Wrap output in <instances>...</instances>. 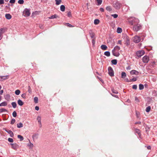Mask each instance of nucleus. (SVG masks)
I'll return each instance as SVG.
<instances>
[{
    "mask_svg": "<svg viewBox=\"0 0 157 157\" xmlns=\"http://www.w3.org/2000/svg\"><path fill=\"white\" fill-rule=\"evenodd\" d=\"M100 22V21L98 19H95L94 20V23L95 25H97Z\"/></svg>",
    "mask_w": 157,
    "mask_h": 157,
    "instance_id": "24",
    "label": "nucleus"
},
{
    "mask_svg": "<svg viewBox=\"0 0 157 157\" xmlns=\"http://www.w3.org/2000/svg\"><path fill=\"white\" fill-rule=\"evenodd\" d=\"M18 3L21 4H22L24 3V1L23 0H19L18 1Z\"/></svg>",
    "mask_w": 157,
    "mask_h": 157,
    "instance_id": "43",
    "label": "nucleus"
},
{
    "mask_svg": "<svg viewBox=\"0 0 157 157\" xmlns=\"http://www.w3.org/2000/svg\"><path fill=\"white\" fill-rule=\"evenodd\" d=\"M132 28L134 31L137 32L141 29L142 26L139 23L136 25H133Z\"/></svg>",
    "mask_w": 157,
    "mask_h": 157,
    "instance_id": "2",
    "label": "nucleus"
},
{
    "mask_svg": "<svg viewBox=\"0 0 157 157\" xmlns=\"http://www.w3.org/2000/svg\"><path fill=\"white\" fill-rule=\"evenodd\" d=\"M146 132H147V131H148L149 129V128L148 127H146Z\"/></svg>",
    "mask_w": 157,
    "mask_h": 157,
    "instance_id": "63",
    "label": "nucleus"
},
{
    "mask_svg": "<svg viewBox=\"0 0 157 157\" xmlns=\"http://www.w3.org/2000/svg\"><path fill=\"white\" fill-rule=\"evenodd\" d=\"M5 98L7 101H9L10 99V95L9 94H7L4 96Z\"/></svg>",
    "mask_w": 157,
    "mask_h": 157,
    "instance_id": "23",
    "label": "nucleus"
},
{
    "mask_svg": "<svg viewBox=\"0 0 157 157\" xmlns=\"http://www.w3.org/2000/svg\"><path fill=\"white\" fill-rule=\"evenodd\" d=\"M30 10L28 9L25 8L24 9L23 12V15L25 17H27L30 16Z\"/></svg>",
    "mask_w": 157,
    "mask_h": 157,
    "instance_id": "5",
    "label": "nucleus"
},
{
    "mask_svg": "<svg viewBox=\"0 0 157 157\" xmlns=\"http://www.w3.org/2000/svg\"><path fill=\"white\" fill-rule=\"evenodd\" d=\"M1 104H2V106H6L7 104V102L6 101H4V102H2L1 103Z\"/></svg>",
    "mask_w": 157,
    "mask_h": 157,
    "instance_id": "44",
    "label": "nucleus"
},
{
    "mask_svg": "<svg viewBox=\"0 0 157 157\" xmlns=\"http://www.w3.org/2000/svg\"><path fill=\"white\" fill-rule=\"evenodd\" d=\"M132 88L133 89L136 90L137 89V86L136 85H133L132 86Z\"/></svg>",
    "mask_w": 157,
    "mask_h": 157,
    "instance_id": "52",
    "label": "nucleus"
},
{
    "mask_svg": "<svg viewBox=\"0 0 157 157\" xmlns=\"http://www.w3.org/2000/svg\"><path fill=\"white\" fill-rule=\"evenodd\" d=\"M149 60V58L147 56H145L142 58V61L144 63H147Z\"/></svg>",
    "mask_w": 157,
    "mask_h": 157,
    "instance_id": "9",
    "label": "nucleus"
},
{
    "mask_svg": "<svg viewBox=\"0 0 157 157\" xmlns=\"http://www.w3.org/2000/svg\"><path fill=\"white\" fill-rule=\"evenodd\" d=\"M3 29H0V40L2 38V33Z\"/></svg>",
    "mask_w": 157,
    "mask_h": 157,
    "instance_id": "38",
    "label": "nucleus"
},
{
    "mask_svg": "<svg viewBox=\"0 0 157 157\" xmlns=\"http://www.w3.org/2000/svg\"><path fill=\"white\" fill-rule=\"evenodd\" d=\"M137 80V78H133L131 80V81H135Z\"/></svg>",
    "mask_w": 157,
    "mask_h": 157,
    "instance_id": "54",
    "label": "nucleus"
},
{
    "mask_svg": "<svg viewBox=\"0 0 157 157\" xmlns=\"http://www.w3.org/2000/svg\"><path fill=\"white\" fill-rule=\"evenodd\" d=\"M144 53L145 52L144 51L140 50L136 52V54L138 57H140L143 56Z\"/></svg>",
    "mask_w": 157,
    "mask_h": 157,
    "instance_id": "8",
    "label": "nucleus"
},
{
    "mask_svg": "<svg viewBox=\"0 0 157 157\" xmlns=\"http://www.w3.org/2000/svg\"><path fill=\"white\" fill-rule=\"evenodd\" d=\"M101 49L104 50H107V46L105 45H102L101 46Z\"/></svg>",
    "mask_w": 157,
    "mask_h": 157,
    "instance_id": "17",
    "label": "nucleus"
},
{
    "mask_svg": "<svg viewBox=\"0 0 157 157\" xmlns=\"http://www.w3.org/2000/svg\"><path fill=\"white\" fill-rule=\"evenodd\" d=\"M17 137L18 138L20 139L21 141L23 140L24 139L23 137L20 135H18Z\"/></svg>",
    "mask_w": 157,
    "mask_h": 157,
    "instance_id": "35",
    "label": "nucleus"
},
{
    "mask_svg": "<svg viewBox=\"0 0 157 157\" xmlns=\"http://www.w3.org/2000/svg\"><path fill=\"white\" fill-rule=\"evenodd\" d=\"M26 94H23L21 95V96L23 98L25 99L26 98Z\"/></svg>",
    "mask_w": 157,
    "mask_h": 157,
    "instance_id": "50",
    "label": "nucleus"
},
{
    "mask_svg": "<svg viewBox=\"0 0 157 157\" xmlns=\"http://www.w3.org/2000/svg\"><path fill=\"white\" fill-rule=\"evenodd\" d=\"M6 18L8 20L10 19L12 17V16L10 14H6L5 15Z\"/></svg>",
    "mask_w": 157,
    "mask_h": 157,
    "instance_id": "16",
    "label": "nucleus"
},
{
    "mask_svg": "<svg viewBox=\"0 0 157 157\" xmlns=\"http://www.w3.org/2000/svg\"><path fill=\"white\" fill-rule=\"evenodd\" d=\"M56 4L57 5H59L62 2V0H55Z\"/></svg>",
    "mask_w": 157,
    "mask_h": 157,
    "instance_id": "22",
    "label": "nucleus"
},
{
    "mask_svg": "<svg viewBox=\"0 0 157 157\" xmlns=\"http://www.w3.org/2000/svg\"><path fill=\"white\" fill-rule=\"evenodd\" d=\"M113 6L117 9H119L121 6V4L117 1L113 2Z\"/></svg>",
    "mask_w": 157,
    "mask_h": 157,
    "instance_id": "3",
    "label": "nucleus"
},
{
    "mask_svg": "<svg viewBox=\"0 0 157 157\" xmlns=\"http://www.w3.org/2000/svg\"><path fill=\"white\" fill-rule=\"evenodd\" d=\"M106 9L108 11H110L112 10V8L111 6H108L106 7Z\"/></svg>",
    "mask_w": 157,
    "mask_h": 157,
    "instance_id": "26",
    "label": "nucleus"
},
{
    "mask_svg": "<svg viewBox=\"0 0 157 157\" xmlns=\"http://www.w3.org/2000/svg\"><path fill=\"white\" fill-rule=\"evenodd\" d=\"M108 74L111 77L114 76V72L112 68L109 67L108 68Z\"/></svg>",
    "mask_w": 157,
    "mask_h": 157,
    "instance_id": "7",
    "label": "nucleus"
},
{
    "mask_svg": "<svg viewBox=\"0 0 157 157\" xmlns=\"http://www.w3.org/2000/svg\"><path fill=\"white\" fill-rule=\"evenodd\" d=\"M126 43L127 44V45H128L129 44V40L128 39V38H126Z\"/></svg>",
    "mask_w": 157,
    "mask_h": 157,
    "instance_id": "47",
    "label": "nucleus"
},
{
    "mask_svg": "<svg viewBox=\"0 0 157 157\" xmlns=\"http://www.w3.org/2000/svg\"><path fill=\"white\" fill-rule=\"evenodd\" d=\"M130 73L132 75H138L139 72L135 70H132L130 71Z\"/></svg>",
    "mask_w": 157,
    "mask_h": 157,
    "instance_id": "15",
    "label": "nucleus"
},
{
    "mask_svg": "<svg viewBox=\"0 0 157 157\" xmlns=\"http://www.w3.org/2000/svg\"><path fill=\"white\" fill-rule=\"evenodd\" d=\"M60 9L62 11H64L65 10V6H64L63 5H61L60 7Z\"/></svg>",
    "mask_w": 157,
    "mask_h": 157,
    "instance_id": "21",
    "label": "nucleus"
},
{
    "mask_svg": "<svg viewBox=\"0 0 157 157\" xmlns=\"http://www.w3.org/2000/svg\"><path fill=\"white\" fill-rule=\"evenodd\" d=\"M151 109V108L150 106H148L147 107V108L146 109V111L147 112H149L150 111Z\"/></svg>",
    "mask_w": 157,
    "mask_h": 157,
    "instance_id": "39",
    "label": "nucleus"
},
{
    "mask_svg": "<svg viewBox=\"0 0 157 157\" xmlns=\"http://www.w3.org/2000/svg\"><path fill=\"white\" fill-rule=\"evenodd\" d=\"M112 95L113 96V97H116V98H118V96H117V95H115V94H112Z\"/></svg>",
    "mask_w": 157,
    "mask_h": 157,
    "instance_id": "64",
    "label": "nucleus"
},
{
    "mask_svg": "<svg viewBox=\"0 0 157 157\" xmlns=\"http://www.w3.org/2000/svg\"><path fill=\"white\" fill-rule=\"evenodd\" d=\"M2 79H3L4 80L8 78L9 76L8 75H6V76H2L0 77Z\"/></svg>",
    "mask_w": 157,
    "mask_h": 157,
    "instance_id": "28",
    "label": "nucleus"
},
{
    "mask_svg": "<svg viewBox=\"0 0 157 157\" xmlns=\"http://www.w3.org/2000/svg\"><path fill=\"white\" fill-rule=\"evenodd\" d=\"M136 114L137 117L138 118L139 117V115H140L139 113V112L136 111Z\"/></svg>",
    "mask_w": 157,
    "mask_h": 157,
    "instance_id": "55",
    "label": "nucleus"
},
{
    "mask_svg": "<svg viewBox=\"0 0 157 157\" xmlns=\"http://www.w3.org/2000/svg\"><path fill=\"white\" fill-rule=\"evenodd\" d=\"M122 31V29L119 27L117 28V32L118 33H120Z\"/></svg>",
    "mask_w": 157,
    "mask_h": 157,
    "instance_id": "36",
    "label": "nucleus"
},
{
    "mask_svg": "<svg viewBox=\"0 0 157 157\" xmlns=\"http://www.w3.org/2000/svg\"><path fill=\"white\" fill-rule=\"evenodd\" d=\"M7 111L6 109L4 108H2L0 109V113H2L4 112Z\"/></svg>",
    "mask_w": 157,
    "mask_h": 157,
    "instance_id": "41",
    "label": "nucleus"
},
{
    "mask_svg": "<svg viewBox=\"0 0 157 157\" xmlns=\"http://www.w3.org/2000/svg\"><path fill=\"white\" fill-rule=\"evenodd\" d=\"M111 16L113 17L114 18H116L118 17V15L116 14H112Z\"/></svg>",
    "mask_w": 157,
    "mask_h": 157,
    "instance_id": "49",
    "label": "nucleus"
},
{
    "mask_svg": "<svg viewBox=\"0 0 157 157\" xmlns=\"http://www.w3.org/2000/svg\"><path fill=\"white\" fill-rule=\"evenodd\" d=\"M112 92L114 94H117L118 93V91L117 90L114 89H112Z\"/></svg>",
    "mask_w": 157,
    "mask_h": 157,
    "instance_id": "42",
    "label": "nucleus"
},
{
    "mask_svg": "<svg viewBox=\"0 0 157 157\" xmlns=\"http://www.w3.org/2000/svg\"><path fill=\"white\" fill-rule=\"evenodd\" d=\"M116 50H112V52L113 55L116 56H119L120 54L117 52H116Z\"/></svg>",
    "mask_w": 157,
    "mask_h": 157,
    "instance_id": "11",
    "label": "nucleus"
},
{
    "mask_svg": "<svg viewBox=\"0 0 157 157\" xmlns=\"http://www.w3.org/2000/svg\"><path fill=\"white\" fill-rule=\"evenodd\" d=\"M144 88V85L142 84H140L139 85V89L140 90H142Z\"/></svg>",
    "mask_w": 157,
    "mask_h": 157,
    "instance_id": "37",
    "label": "nucleus"
},
{
    "mask_svg": "<svg viewBox=\"0 0 157 157\" xmlns=\"http://www.w3.org/2000/svg\"><path fill=\"white\" fill-rule=\"evenodd\" d=\"M28 92L29 93H30L31 92V88L30 86H29V90H28Z\"/></svg>",
    "mask_w": 157,
    "mask_h": 157,
    "instance_id": "59",
    "label": "nucleus"
},
{
    "mask_svg": "<svg viewBox=\"0 0 157 157\" xmlns=\"http://www.w3.org/2000/svg\"><path fill=\"white\" fill-rule=\"evenodd\" d=\"M67 16L68 17H70L71 16V12H69L67 13Z\"/></svg>",
    "mask_w": 157,
    "mask_h": 157,
    "instance_id": "53",
    "label": "nucleus"
},
{
    "mask_svg": "<svg viewBox=\"0 0 157 157\" xmlns=\"http://www.w3.org/2000/svg\"><path fill=\"white\" fill-rule=\"evenodd\" d=\"M11 105L13 108H15L16 107L17 104L16 102H12Z\"/></svg>",
    "mask_w": 157,
    "mask_h": 157,
    "instance_id": "34",
    "label": "nucleus"
},
{
    "mask_svg": "<svg viewBox=\"0 0 157 157\" xmlns=\"http://www.w3.org/2000/svg\"><path fill=\"white\" fill-rule=\"evenodd\" d=\"M135 100L137 102H139L138 98L137 97H135Z\"/></svg>",
    "mask_w": 157,
    "mask_h": 157,
    "instance_id": "62",
    "label": "nucleus"
},
{
    "mask_svg": "<svg viewBox=\"0 0 157 157\" xmlns=\"http://www.w3.org/2000/svg\"><path fill=\"white\" fill-rule=\"evenodd\" d=\"M15 119H12V120L11 121V124H13L15 123Z\"/></svg>",
    "mask_w": 157,
    "mask_h": 157,
    "instance_id": "48",
    "label": "nucleus"
},
{
    "mask_svg": "<svg viewBox=\"0 0 157 157\" xmlns=\"http://www.w3.org/2000/svg\"><path fill=\"white\" fill-rule=\"evenodd\" d=\"M15 0H10V2L11 3H14L15 2Z\"/></svg>",
    "mask_w": 157,
    "mask_h": 157,
    "instance_id": "56",
    "label": "nucleus"
},
{
    "mask_svg": "<svg viewBox=\"0 0 157 157\" xmlns=\"http://www.w3.org/2000/svg\"><path fill=\"white\" fill-rule=\"evenodd\" d=\"M8 141L10 142H13V140L11 138H9L8 139Z\"/></svg>",
    "mask_w": 157,
    "mask_h": 157,
    "instance_id": "51",
    "label": "nucleus"
},
{
    "mask_svg": "<svg viewBox=\"0 0 157 157\" xmlns=\"http://www.w3.org/2000/svg\"><path fill=\"white\" fill-rule=\"evenodd\" d=\"M29 141H30V140H29ZM27 145L29 147V148H32L33 147V144L32 143H31L30 141H29V143L27 144Z\"/></svg>",
    "mask_w": 157,
    "mask_h": 157,
    "instance_id": "19",
    "label": "nucleus"
},
{
    "mask_svg": "<svg viewBox=\"0 0 157 157\" xmlns=\"http://www.w3.org/2000/svg\"><path fill=\"white\" fill-rule=\"evenodd\" d=\"M97 1L98 3V5H101L102 2V0H97Z\"/></svg>",
    "mask_w": 157,
    "mask_h": 157,
    "instance_id": "45",
    "label": "nucleus"
},
{
    "mask_svg": "<svg viewBox=\"0 0 157 157\" xmlns=\"http://www.w3.org/2000/svg\"><path fill=\"white\" fill-rule=\"evenodd\" d=\"M100 11L102 12H103L104 11V10L103 8H101L100 9Z\"/></svg>",
    "mask_w": 157,
    "mask_h": 157,
    "instance_id": "61",
    "label": "nucleus"
},
{
    "mask_svg": "<svg viewBox=\"0 0 157 157\" xmlns=\"http://www.w3.org/2000/svg\"><path fill=\"white\" fill-rule=\"evenodd\" d=\"M12 115L14 117H16L17 116V113L15 111L13 112Z\"/></svg>",
    "mask_w": 157,
    "mask_h": 157,
    "instance_id": "46",
    "label": "nucleus"
},
{
    "mask_svg": "<svg viewBox=\"0 0 157 157\" xmlns=\"http://www.w3.org/2000/svg\"><path fill=\"white\" fill-rule=\"evenodd\" d=\"M141 36H140L137 35L133 37V42L136 43H139L141 41Z\"/></svg>",
    "mask_w": 157,
    "mask_h": 157,
    "instance_id": "6",
    "label": "nucleus"
},
{
    "mask_svg": "<svg viewBox=\"0 0 157 157\" xmlns=\"http://www.w3.org/2000/svg\"><path fill=\"white\" fill-rule=\"evenodd\" d=\"M104 55L107 56H110V53L108 51H106L104 52Z\"/></svg>",
    "mask_w": 157,
    "mask_h": 157,
    "instance_id": "31",
    "label": "nucleus"
},
{
    "mask_svg": "<svg viewBox=\"0 0 157 157\" xmlns=\"http://www.w3.org/2000/svg\"><path fill=\"white\" fill-rule=\"evenodd\" d=\"M21 93L20 91L19 90H15V93L17 95H19Z\"/></svg>",
    "mask_w": 157,
    "mask_h": 157,
    "instance_id": "33",
    "label": "nucleus"
},
{
    "mask_svg": "<svg viewBox=\"0 0 157 157\" xmlns=\"http://www.w3.org/2000/svg\"><path fill=\"white\" fill-rule=\"evenodd\" d=\"M67 25L70 27H73V26L71 24H69V23H67Z\"/></svg>",
    "mask_w": 157,
    "mask_h": 157,
    "instance_id": "58",
    "label": "nucleus"
},
{
    "mask_svg": "<svg viewBox=\"0 0 157 157\" xmlns=\"http://www.w3.org/2000/svg\"><path fill=\"white\" fill-rule=\"evenodd\" d=\"M90 36L92 39V41L93 47L94 46V44L95 42L96 36L95 34L93 33H90Z\"/></svg>",
    "mask_w": 157,
    "mask_h": 157,
    "instance_id": "4",
    "label": "nucleus"
},
{
    "mask_svg": "<svg viewBox=\"0 0 157 157\" xmlns=\"http://www.w3.org/2000/svg\"><path fill=\"white\" fill-rule=\"evenodd\" d=\"M120 49V48L119 46H116L114 48L113 50L118 51Z\"/></svg>",
    "mask_w": 157,
    "mask_h": 157,
    "instance_id": "32",
    "label": "nucleus"
},
{
    "mask_svg": "<svg viewBox=\"0 0 157 157\" xmlns=\"http://www.w3.org/2000/svg\"><path fill=\"white\" fill-rule=\"evenodd\" d=\"M37 120L38 121V122L39 124H41V117L40 116H38L37 118Z\"/></svg>",
    "mask_w": 157,
    "mask_h": 157,
    "instance_id": "29",
    "label": "nucleus"
},
{
    "mask_svg": "<svg viewBox=\"0 0 157 157\" xmlns=\"http://www.w3.org/2000/svg\"><path fill=\"white\" fill-rule=\"evenodd\" d=\"M126 76V74L124 72H122L121 73V78H124Z\"/></svg>",
    "mask_w": 157,
    "mask_h": 157,
    "instance_id": "30",
    "label": "nucleus"
},
{
    "mask_svg": "<svg viewBox=\"0 0 157 157\" xmlns=\"http://www.w3.org/2000/svg\"><path fill=\"white\" fill-rule=\"evenodd\" d=\"M35 109L36 110L38 111L39 110V107L37 106H36L35 107Z\"/></svg>",
    "mask_w": 157,
    "mask_h": 157,
    "instance_id": "60",
    "label": "nucleus"
},
{
    "mask_svg": "<svg viewBox=\"0 0 157 157\" xmlns=\"http://www.w3.org/2000/svg\"><path fill=\"white\" fill-rule=\"evenodd\" d=\"M17 126L18 128H20L23 127V125L22 123H20L19 124H17Z\"/></svg>",
    "mask_w": 157,
    "mask_h": 157,
    "instance_id": "25",
    "label": "nucleus"
},
{
    "mask_svg": "<svg viewBox=\"0 0 157 157\" xmlns=\"http://www.w3.org/2000/svg\"><path fill=\"white\" fill-rule=\"evenodd\" d=\"M38 134H34L33 136V139L34 141L37 140L38 138Z\"/></svg>",
    "mask_w": 157,
    "mask_h": 157,
    "instance_id": "12",
    "label": "nucleus"
},
{
    "mask_svg": "<svg viewBox=\"0 0 157 157\" xmlns=\"http://www.w3.org/2000/svg\"><path fill=\"white\" fill-rule=\"evenodd\" d=\"M6 131L8 132L10 135V136L11 137H13L14 136V134L13 132L10 130H6Z\"/></svg>",
    "mask_w": 157,
    "mask_h": 157,
    "instance_id": "14",
    "label": "nucleus"
},
{
    "mask_svg": "<svg viewBox=\"0 0 157 157\" xmlns=\"http://www.w3.org/2000/svg\"><path fill=\"white\" fill-rule=\"evenodd\" d=\"M34 101L35 103H37L38 102V98L37 97H35L34 98Z\"/></svg>",
    "mask_w": 157,
    "mask_h": 157,
    "instance_id": "40",
    "label": "nucleus"
},
{
    "mask_svg": "<svg viewBox=\"0 0 157 157\" xmlns=\"http://www.w3.org/2000/svg\"><path fill=\"white\" fill-rule=\"evenodd\" d=\"M111 63L113 65H116L117 63V59H114L111 60Z\"/></svg>",
    "mask_w": 157,
    "mask_h": 157,
    "instance_id": "27",
    "label": "nucleus"
},
{
    "mask_svg": "<svg viewBox=\"0 0 157 157\" xmlns=\"http://www.w3.org/2000/svg\"><path fill=\"white\" fill-rule=\"evenodd\" d=\"M17 103L20 106H22L23 105V102L20 99H19L17 101Z\"/></svg>",
    "mask_w": 157,
    "mask_h": 157,
    "instance_id": "18",
    "label": "nucleus"
},
{
    "mask_svg": "<svg viewBox=\"0 0 157 157\" xmlns=\"http://www.w3.org/2000/svg\"><path fill=\"white\" fill-rule=\"evenodd\" d=\"M4 3V0H0V5Z\"/></svg>",
    "mask_w": 157,
    "mask_h": 157,
    "instance_id": "57",
    "label": "nucleus"
},
{
    "mask_svg": "<svg viewBox=\"0 0 157 157\" xmlns=\"http://www.w3.org/2000/svg\"><path fill=\"white\" fill-rule=\"evenodd\" d=\"M135 132L136 133H137L138 134L139 136H141V131L139 129L136 128L135 130Z\"/></svg>",
    "mask_w": 157,
    "mask_h": 157,
    "instance_id": "13",
    "label": "nucleus"
},
{
    "mask_svg": "<svg viewBox=\"0 0 157 157\" xmlns=\"http://www.w3.org/2000/svg\"><path fill=\"white\" fill-rule=\"evenodd\" d=\"M10 144L12 145V148L14 150H16L18 148V145L16 143L11 144Z\"/></svg>",
    "mask_w": 157,
    "mask_h": 157,
    "instance_id": "10",
    "label": "nucleus"
},
{
    "mask_svg": "<svg viewBox=\"0 0 157 157\" xmlns=\"http://www.w3.org/2000/svg\"><path fill=\"white\" fill-rule=\"evenodd\" d=\"M128 21L130 25H132L137 24L140 22L138 19L133 17L129 18Z\"/></svg>",
    "mask_w": 157,
    "mask_h": 157,
    "instance_id": "1",
    "label": "nucleus"
},
{
    "mask_svg": "<svg viewBox=\"0 0 157 157\" xmlns=\"http://www.w3.org/2000/svg\"><path fill=\"white\" fill-rule=\"evenodd\" d=\"M57 17L58 16L56 14H55L49 17V18L50 19L56 18H57Z\"/></svg>",
    "mask_w": 157,
    "mask_h": 157,
    "instance_id": "20",
    "label": "nucleus"
}]
</instances>
